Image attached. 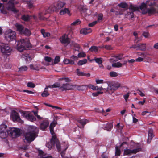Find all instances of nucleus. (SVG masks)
Returning a JSON list of instances; mask_svg holds the SVG:
<instances>
[{"label": "nucleus", "mask_w": 158, "mask_h": 158, "mask_svg": "<svg viewBox=\"0 0 158 158\" xmlns=\"http://www.w3.org/2000/svg\"><path fill=\"white\" fill-rule=\"evenodd\" d=\"M129 9L133 11H139L140 10L143 14L147 13L149 15L156 12V9L154 7H151L150 8H147L146 4L144 2L142 3L139 6L131 4L130 5Z\"/></svg>", "instance_id": "nucleus-1"}, {"label": "nucleus", "mask_w": 158, "mask_h": 158, "mask_svg": "<svg viewBox=\"0 0 158 158\" xmlns=\"http://www.w3.org/2000/svg\"><path fill=\"white\" fill-rule=\"evenodd\" d=\"M38 129L35 127L31 126L29 128L27 132L24 134L23 140L25 143H31L34 140L37 136Z\"/></svg>", "instance_id": "nucleus-2"}, {"label": "nucleus", "mask_w": 158, "mask_h": 158, "mask_svg": "<svg viewBox=\"0 0 158 158\" xmlns=\"http://www.w3.org/2000/svg\"><path fill=\"white\" fill-rule=\"evenodd\" d=\"M16 48L20 52H22L27 48H31V45L28 38L21 40L17 42Z\"/></svg>", "instance_id": "nucleus-3"}, {"label": "nucleus", "mask_w": 158, "mask_h": 158, "mask_svg": "<svg viewBox=\"0 0 158 158\" xmlns=\"http://www.w3.org/2000/svg\"><path fill=\"white\" fill-rule=\"evenodd\" d=\"M60 41L61 43L68 45L70 43V45L71 47L75 48V50L78 52L80 51V47L78 44L74 42H70V39L66 35H64L60 38Z\"/></svg>", "instance_id": "nucleus-4"}, {"label": "nucleus", "mask_w": 158, "mask_h": 158, "mask_svg": "<svg viewBox=\"0 0 158 158\" xmlns=\"http://www.w3.org/2000/svg\"><path fill=\"white\" fill-rule=\"evenodd\" d=\"M0 49L1 52L6 55H10L12 51V48L8 44L3 42L0 43Z\"/></svg>", "instance_id": "nucleus-5"}, {"label": "nucleus", "mask_w": 158, "mask_h": 158, "mask_svg": "<svg viewBox=\"0 0 158 158\" xmlns=\"http://www.w3.org/2000/svg\"><path fill=\"white\" fill-rule=\"evenodd\" d=\"M54 11H56L53 5H52L48 8L46 10L45 12L40 13L39 15V18L41 20H44L45 18L43 16L46 15L48 13H51Z\"/></svg>", "instance_id": "nucleus-6"}, {"label": "nucleus", "mask_w": 158, "mask_h": 158, "mask_svg": "<svg viewBox=\"0 0 158 158\" xmlns=\"http://www.w3.org/2000/svg\"><path fill=\"white\" fill-rule=\"evenodd\" d=\"M5 38L6 40L10 41L15 39V32L10 29L7 31L5 34Z\"/></svg>", "instance_id": "nucleus-7"}, {"label": "nucleus", "mask_w": 158, "mask_h": 158, "mask_svg": "<svg viewBox=\"0 0 158 158\" xmlns=\"http://www.w3.org/2000/svg\"><path fill=\"white\" fill-rule=\"evenodd\" d=\"M7 126L2 124L0 126V138L2 139H6L7 136L9 131L6 130Z\"/></svg>", "instance_id": "nucleus-8"}, {"label": "nucleus", "mask_w": 158, "mask_h": 158, "mask_svg": "<svg viewBox=\"0 0 158 158\" xmlns=\"http://www.w3.org/2000/svg\"><path fill=\"white\" fill-rule=\"evenodd\" d=\"M105 85L106 87H108L107 89L108 92H109V91L113 92L117 90L120 86V84L118 82L106 84Z\"/></svg>", "instance_id": "nucleus-9"}, {"label": "nucleus", "mask_w": 158, "mask_h": 158, "mask_svg": "<svg viewBox=\"0 0 158 158\" xmlns=\"http://www.w3.org/2000/svg\"><path fill=\"white\" fill-rule=\"evenodd\" d=\"M75 86L74 85H70L69 83L64 84L60 87V89L62 91L74 89Z\"/></svg>", "instance_id": "nucleus-10"}, {"label": "nucleus", "mask_w": 158, "mask_h": 158, "mask_svg": "<svg viewBox=\"0 0 158 158\" xmlns=\"http://www.w3.org/2000/svg\"><path fill=\"white\" fill-rule=\"evenodd\" d=\"M10 132L12 138L17 137L20 136V131L19 129L13 128L11 129Z\"/></svg>", "instance_id": "nucleus-11"}, {"label": "nucleus", "mask_w": 158, "mask_h": 158, "mask_svg": "<svg viewBox=\"0 0 158 158\" xmlns=\"http://www.w3.org/2000/svg\"><path fill=\"white\" fill-rule=\"evenodd\" d=\"M11 117L14 122L16 121L21 123H23V121L21 119L18 113L15 111L12 112Z\"/></svg>", "instance_id": "nucleus-12"}, {"label": "nucleus", "mask_w": 158, "mask_h": 158, "mask_svg": "<svg viewBox=\"0 0 158 158\" xmlns=\"http://www.w3.org/2000/svg\"><path fill=\"white\" fill-rule=\"evenodd\" d=\"M14 1L15 0H10L9 1L8 3L9 4V5L7 8V9L8 10L11 11L14 13H16L18 12V10L15 8L14 3Z\"/></svg>", "instance_id": "nucleus-13"}, {"label": "nucleus", "mask_w": 158, "mask_h": 158, "mask_svg": "<svg viewBox=\"0 0 158 158\" xmlns=\"http://www.w3.org/2000/svg\"><path fill=\"white\" fill-rule=\"evenodd\" d=\"M141 150V149L140 148H138L133 150L127 149L124 150V153L126 155L131 154H135L140 151Z\"/></svg>", "instance_id": "nucleus-14"}, {"label": "nucleus", "mask_w": 158, "mask_h": 158, "mask_svg": "<svg viewBox=\"0 0 158 158\" xmlns=\"http://www.w3.org/2000/svg\"><path fill=\"white\" fill-rule=\"evenodd\" d=\"M51 142L54 143L53 146L55 144L56 145L57 149L59 152L61 150L59 142L58 141L55 136H52Z\"/></svg>", "instance_id": "nucleus-15"}, {"label": "nucleus", "mask_w": 158, "mask_h": 158, "mask_svg": "<svg viewBox=\"0 0 158 158\" xmlns=\"http://www.w3.org/2000/svg\"><path fill=\"white\" fill-rule=\"evenodd\" d=\"M49 122L48 120L45 119L42 121L40 124V129L44 130L46 129L49 124Z\"/></svg>", "instance_id": "nucleus-16"}, {"label": "nucleus", "mask_w": 158, "mask_h": 158, "mask_svg": "<svg viewBox=\"0 0 158 158\" xmlns=\"http://www.w3.org/2000/svg\"><path fill=\"white\" fill-rule=\"evenodd\" d=\"M65 4V3L64 2H58L57 3L53 5L56 11L59 10L62 8Z\"/></svg>", "instance_id": "nucleus-17"}, {"label": "nucleus", "mask_w": 158, "mask_h": 158, "mask_svg": "<svg viewBox=\"0 0 158 158\" xmlns=\"http://www.w3.org/2000/svg\"><path fill=\"white\" fill-rule=\"evenodd\" d=\"M75 86L74 88V89H77L79 91H84L86 90L88 88V86L87 85H75Z\"/></svg>", "instance_id": "nucleus-18"}, {"label": "nucleus", "mask_w": 158, "mask_h": 158, "mask_svg": "<svg viewBox=\"0 0 158 158\" xmlns=\"http://www.w3.org/2000/svg\"><path fill=\"white\" fill-rule=\"evenodd\" d=\"M56 124L57 122H52L50 124L49 127L50 131L52 136H55L54 135L55 134L54 131V127L56 126Z\"/></svg>", "instance_id": "nucleus-19"}, {"label": "nucleus", "mask_w": 158, "mask_h": 158, "mask_svg": "<svg viewBox=\"0 0 158 158\" xmlns=\"http://www.w3.org/2000/svg\"><path fill=\"white\" fill-rule=\"evenodd\" d=\"M92 31V30L91 28H86L81 29L80 31V32L81 34L86 35L91 32Z\"/></svg>", "instance_id": "nucleus-20"}, {"label": "nucleus", "mask_w": 158, "mask_h": 158, "mask_svg": "<svg viewBox=\"0 0 158 158\" xmlns=\"http://www.w3.org/2000/svg\"><path fill=\"white\" fill-rule=\"evenodd\" d=\"M127 63V61H124L123 64L119 62H117L113 64L112 66L113 67L119 68L122 67L123 65Z\"/></svg>", "instance_id": "nucleus-21"}, {"label": "nucleus", "mask_w": 158, "mask_h": 158, "mask_svg": "<svg viewBox=\"0 0 158 158\" xmlns=\"http://www.w3.org/2000/svg\"><path fill=\"white\" fill-rule=\"evenodd\" d=\"M15 26L16 27L17 31L20 33L21 34L24 29L23 25L17 23L15 24Z\"/></svg>", "instance_id": "nucleus-22"}, {"label": "nucleus", "mask_w": 158, "mask_h": 158, "mask_svg": "<svg viewBox=\"0 0 158 158\" xmlns=\"http://www.w3.org/2000/svg\"><path fill=\"white\" fill-rule=\"evenodd\" d=\"M77 121L78 123H79L81 125H82L83 128L84 127V125L89 122V121L88 120L85 119H80L78 120H77Z\"/></svg>", "instance_id": "nucleus-23"}, {"label": "nucleus", "mask_w": 158, "mask_h": 158, "mask_svg": "<svg viewBox=\"0 0 158 158\" xmlns=\"http://www.w3.org/2000/svg\"><path fill=\"white\" fill-rule=\"evenodd\" d=\"M129 9L131 10V9H130L129 8ZM131 10L132 11V12H127V13L125 15V16L126 18L129 19H130L134 17V13L133 12L134 11Z\"/></svg>", "instance_id": "nucleus-24"}, {"label": "nucleus", "mask_w": 158, "mask_h": 158, "mask_svg": "<svg viewBox=\"0 0 158 158\" xmlns=\"http://www.w3.org/2000/svg\"><path fill=\"white\" fill-rule=\"evenodd\" d=\"M146 6L147 5L149 6H152L156 5L155 0H148L147 1L146 3Z\"/></svg>", "instance_id": "nucleus-25"}, {"label": "nucleus", "mask_w": 158, "mask_h": 158, "mask_svg": "<svg viewBox=\"0 0 158 158\" xmlns=\"http://www.w3.org/2000/svg\"><path fill=\"white\" fill-rule=\"evenodd\" d=\"M48 87H46L43 92L41 94V96L43 97H47L50 95V94L48 92Z\"/></svg>", "instance_id": "nucleus-26"}, {"label": "nucleus", "mask_w": 158, "mask_h": 158, "mask_svg": "<svg viewBox=\"0 0 158 158\" xmlns=\"http://www.w3.org/2000/svg\"><path fill=\"white\" fill-rule=\"evenodd\" d=\"M148 143H149L153 137L154 136V135L153 134L152 131H148Z\"/></svg>", "instance_id": "nucleus-27"}, {"label": "nucleus", "mask_w": 158, "mask_h": 158, "mask_svg": "<svg viewBox=\"0 0 158 158\" xmlns=\"http://www.w3.org/2000/svg\"><path fill=\"white\" fill-rule=\"evenodd\" d=\"M21 34H24L25 35L29 36L30 35L31 32L28 29L25 28L23 30Z\"/></svg>", "instance_id": "nucleus-28"}, {"label": "nucleus", "mask_w": 158, "mask_h": 158, "mask_svg": "<svg viewBox=\"0 0 158 158\" xmlns=\"http://www.w3.org/2000/svg\"><path fill=\"white\" fill-rule=\"evenodd\" d=\"M113 127V125L112 123H110L107 124L104 127V129L108 131H110Z\"/></svg>", "instance_id": "nucleus-29"}, {"label": "nucleus", "mask_w": 158, "mask_h": 158, "mask_svg": "<svg viewBox=\"0 0 158 158\" xmlns=\"http://www.w3.org/2000/svg\"><path fill=\"white\" fill-rule=\"evenodd\" d=\"M22 57L23 58H24L27 61H30L31 60V57L29 56V54H27L23 55Z\"/></svg>", "instance_id": "nucleus-30"}, {"label": "nucleus", "mask_w": 158, "mask_h": 158, "mask_svg": "<svg viewBox=\"0 0 158 158\" xmlns=\"http://www.w3.org/2000/svg\"><path fill=\"white\" fill-rule=\"evenodd\" d=\"M41 32L43 35V37L44 38L50 36V34L49 32H45V30L44 29L41 30Z\"/></svg>", "instance_id": "nucleus-31"}, {"label": "nucleus", "mask_w": 158, "mask_h": 158, "mask_svg": "<svg viewBox=\"0 0 158 158\" xmlns=\"http://www.w3.org/2000/svg\"><path fill=\"white\" fill-rule=\"evenodd\" d=\"M95 60V62L98 64H101L102 63V60L101 58L94 57V59L90 60V61H92Z\"/></svg>", "instance_id": "nucleus-32"}, {"label": "nucleus", "mask_w": 158, "mask_h": 158, "mask_svg": "<svg viewBox=\"0 0 158 158\" xmlns=\"http://www.w3.org/2000/svg\"><path fill=\"white\" fill-rule=\"evenodd\" d=\"M118 6L119 7L123 8H127L128 7V5L127 4L124 2L120 3L118 5Z\"/></svg>", "instance_id": "nucleus-33"}, {"label": "nucleus", "mask_w": 158, "mask_h": 158, "mask_svg": "<svg viewBox=\"0 0 158 158\" xmlns=\"http://www.w3.org/2000/svg\"><path fill=\"white\" fill-rule=\"evenodd\" d=\"M30 68L31 69L35 70H38L39 69V65L37 64H30Z\"/></svg>", "instance_id": "nucleus-34"}, {"label": "nucleus", "mask_w": 158, "mask_h": 158, "mask_svg": "<svg viewBox=\"0 0 158 158\" xmlns=\"http://www.w3.org/2000/svg\"><path fill=\"white\" fill-rule=\"evenodd\" d=\"M60 13L61 15H64L66 13H68L69 15L70 13V12L68 9L65 8L64 9L61 10L60 11Z\"/></svg>", "instance_id": "nucleus-35"}, {"label": "nucleus", "mask_w": 158, "mask_h": 158, "mask_svg": "<svg viewBox=\"0 0 158 158\" xmlns=\"http://www.w3.org/2000/svg\"><path fill=\"white\" fill-rule=\"evenodd\" d=\"M98 48L95 46H92L89 49V50L91 52H98Z\"/></svg>", "instance_id": "nucleus-36"}, {"label": "nucleus", "mask_w": 158, "mask_h": 158, "mask_svg": "<svg viewBox=\"0 0 158 158\" xmlns=\"http://www.w3.org/2000/svg\"><path fill=\"white\" fill-rule=\"evenodd\" d=\"M22 115L25 117L27 119L28 118V116L30 114L28 112L26 111H22L21 112Z\"/></svg>", "instance_id": "nucleus-37"}, {"label": "nucleus", "mask_w": 158, "mask_h": 158, "mask_svg": "<svg viewBox=\"0 0 158 158\" xmlns=\"http://www.w3.org/2000/svg\"><path fill=\"white\" fill-rule=\"evenodd\" d=\"M27 119L28 120L33 122L36 120V118L33 115L29 114Z\"/></svg>", "instance_id": "nucleus-38"}, {"label": "nucleus", "mask_w": 158, "mask_h": 158, "mask_svg": "<svg viewBox=\"0 0 158 158\" xmlns=\"http://www.w3.org/2000/svg\"><path fill=\"white\" fill-rule=\"evenodd\" d=\"M27 3L30 8H31L33 7V1L29 0H27Z\"/></svg>", "instance_id": "nucleus-39"}, {"label": "nucleus", "mask_w": 158, "mask_h": 158, "mask_svg": "<svg viewBox=\"0 0 158 158\" xmlns=\"http://www.w3.org/2000/svg\"><path fill=\"white\" fill-rule=\"evenodd\" d=\"M87 59H85L80 60L78 63V65H81L86 64L87 63Z\"/></svg>", "instance_id": "nucleus-40"}, {"label": "nucleus", "mask_w": 158, "mask_h": 158, "mask_svg": "<svg viewBox=\"0 0 158 158\" xmlns=\"http://www.w3.org/2000/svg\"><path fill=\"white\" fill-rule=\"evenodd\" d=\"M21 18L23 20L27 21L30 19V17L28 15H24L22 16Z\"/></svg>", "instance_id": "nucleus-41"}, {"label": "nucleus", "mask_w": 158, "mask_h": 158, "mask_svg": "<svg viewBox=\"0 0 158 158\" xmlns=\"http://www.w3.org/2000/svg\"><path fill=\"white\" fill-rule=\"evenodd\" d=\"M123 56L122 54H120L117 56H114L113 57L116 59V60H114V61H116L121 60Z\"/></svg>", "instance_id": "nucleus-42"}, {"label": "nucleus", "mask_w": 158, "mask_h": 158, "mask_svg": "<svg viewBox=\"0 0 158 158\" xmlns=\"http://www.w3.org/2000/svg\"><path fill=\"white\" fill-rule=\"evenodd\" d=\"M139 50L141 51H145L146 49V46L144 44H139Z\"/></svg>", "instance_id": "nucleus-43"}, {"label": "nucleus", "mask_w": 158, "mask_h": 158, "mask_svg": "<svg viewBox=\"0 0 158 158\" xmlns=\"http://www.w3.org/2000/svg\"><path fill=\"white\" fill-rule=\"evenodd\" d=\"M77 75L78 76H84L85 75V73L84 72H80V69H77Z\"/></svg>", "instance_id": "nucleus-44"}, {"label": "nucleus", "mask_w": 158, "mask_h": 158, "mask_svg": "<svg viewBox=\"0 0 158 158\" xmlns=\"http://www.w3.org/2000/svg\"><path fill=\"white\" fill-rule=\"evenodd\" d=\"M81 23V21L79 19H77L75 21L73 22L71 24L72 25H77L80 24Z\"/></svg>", "instance_id": "nucleus-45"}, {"label": "nucleus", "mask_w": 158, "mask_h": 158, "mask_svg": "<svg viewBox=\"0 0 158 158\" xmlns=\"http://www.w3.org/2000/svg\"><path fill=\"white\" fill-rule=\"evenodd\" d=\"M21 72L26 71L27 69V67L26 66H23L21 67L19 69Z\"/></svg>", "instance_id": "nucleus-46"}, {"label": "nucleus", "mask_w": 158, "mask_h": 158, "mask_svg": "<svg viewBox=\"0 0 158 158\" xmlns=\"http://www.w3.org/2000/svg\"><path fill=\"white\" fill-rule=\"evenodd\" d=\"M60 57L59 56H57L55 57L54 63V64H56L58 63L60 61Z\"/></svg>", "instance_id": "nucleus-47"}, {"label": "nucleus", "mask_w": 158, "mask_h": 158, "mask_svg": "<svg viewBox=\"0 0 158 158\" xmlns=\"http://www.w3.org/2000/svg\"><path fill=\"white\" fill-rule=\"evenodd\" d=\"M54 143H52L51 142V140L50 142L49 143H48L46 144V146L48 147L49 149H50L51 148L52 146H53Z\"/></svg>", "instance_id": "nucleus-48"}, {"label": "nucleus", "mask_w": 158, "mask_h": 158, "mask_svg": "<svg viewBox=\"0 0 158 158\" xmlns=\"http://www.w3.org/2000/svg\"><path fill=\"white\" fill-rule=\"evenodd\" d=\"M80 10L83 12L85 13L87 11V9L84 6H81L80 7Z\"/></svg>", "instance_id": "nucleus-49"}, {"label": "nucleus", "mask_w": 158, "mask_h": 158, "mask_svg": "<svg viewBox=\"0 0 158 158\" xmlns=\"http://www.w3.org/2000/svg\"><path fill=\"white\" fill-rule=\"evenodd\" d=\"M103 93L102 92L98 91L97 92L94 93H92V95L94 97H96L98 96L99 94H102Z\"/></svg>", "instance_id": "nucleus-50"}, {"label": "nucleus", "mask_w": 158, "mask_h": 158, "mask_svg": "<svg viewBox=\"0 0 158 158\" xmlns=\"http://www.w3.org/2000/svg\"><path fill=\"white\" fill-rule=\"evenodd\" d=\"M110 75L112 77H115L118 76V74L116 72L113 71L110 72Z\"/></svg>", "instance_id": "nucleus-51"}, {"label": "nucleus", "mask_w": 158, "mask_h": 158, "mask_svg": "<svg viewBox=\"0 0 158 158\" xmlns=\"http://www.w3.org/2000/svg\"><path fill=\"white\" fill-rule=\"evenodd\" d=\"M27 87L33 88L35 87V84L31 82H29L27 84Z\"/></svg>", "instance_id": "nucleus-52"}, {"label": "nucleus", "mask_w": 158, "mask_h": 158, "mask_svg": "<svg viewBox=\"0 0 158 158\" xmlns=\"http://www.w3.org/2000/svg\"><path fill=\"white\" fill-rule=\"evenodd\" d=\"M78 57H83L86 56V54L84 52H81L79 53L78 54Z\"/></svg>", "instance_id": "nucleus-53"}, {"label": "nucleus", "mask_w": 158, "mask_h": 158, "mask_svg": "<svg viewBox=\"0 0 158 158\" xmlns=\"http://www.w3.org/2000/svg\"><path fill=\"white\" fill-rule=\"evenodd\" d=\"M52 88L59 87L60 88L61 86L60 84L57 82L52 85Z\"/></svg>", "instance_id": "nucleus-54"}, {"label": "nucleus", "mask_w": 158, "mask_h": 158, "mask_svg": "<svg viewBox=\"0 0 158 158\" xmlns=\"http://www.w3.org/2000/svg\"><path fill=\"white\" fill-rule=\"evenodd\" d=\"M115 155H116L119 156L120 154V150L117 147H116Z\"/></svg>", "instance_id": "nucleus-55"}, {"label": "nucleus", "mask_w": 158, "mask_h": 158, "mask_svg": "<svg viewBox=\"0 0 158 158\" xmlns=\"http://www.w3.org/2000/svg\"><path fill=\"white\" fill-rule=\"evenodd\" d=\"M44 60L45 61H47L48 62H50L52 61V60H53V59H52L51 57L46 56L45 57Z\"/></svg>", "instance_id": "nucleus-56"}, {"label": "nucleus", "mask_w": 158, "mask_h": 158, "mask_svg": "<svg viewBox=\"0 0 158 158\" xmlns=\"http://www.w3.org/2000/svg\"><path fill=\"white\" fill-rule=\"evenodd\" d=\"M129 96V93H127L126 94L123 96V97L126 101L127 100V99Z\"/></svg>", "instance_id": "nucleus-57"}, {"label": "nucleus", "mask_w": 158, "mask_h": 158, "mask_svg": "<svg viewBox=\"0 0 158 158\" xmlns=\"http://www.w3.org/2000/svg\"><path fill=\"white\" fill-rule=\"evenodd\" d=\"M95 81L97 83V84H101L103 83V80L96 79Z\"/></svg>", "instance_id": "nucleus-58"}, {"label": "nucleus", "mask_w": 158, "mask_h": 158, "mask_svg": "<svg viewBox=\"0 0 158 158\" xmlns=\"http://www.w3.org/2000/svg\"><path fill=\"white\" fill-rule=\"evenodd\" d=\"M97 23V21H94L88 24V26L90 27H92Z\"/></svg>", "instance_id": "nucleus-59"}, {"label": "nucleus", "mask_w": 158, "mask_h": 158, "mask_svg": "<svg viewBox=\"0 0 158 158\" xmlns=\"http://www.w3.org/2000/svg\"><path fill=\"white\" fill-rule=\"evenodd\" d=\"M144 59L143 58L139 57L135 60V61L137 62H141Z\"/></svg>", "instance_id": "nucleus-60"}, {"label": "nucleus", "mask_w": 158, "mask_h": 158, "mask_svg": "<svg viewBox=\"0 0 158 158\" xmlns=\"http://www.w3.org/2000/svg\"><path fill=\"white\" fill-rule=\"evenodd\" d=\"M107 88H103L102 87H101L99 88L98 90L101 91L102 90H105L106 91V92H107L108 90H107Z\"/></svg>", "instance_id": "nucleus-61"}, {"label": "nucleus", "mask_w": 158, "mask_h": 158, "mask_svg": "<svg viewBox=\"0 0 158 158\" xmlns=\"http://www.w3.org/2000/svg\"><path fill=\"white\" fill-rule=\"evenodd\" d=\"M141 40V39H139L138 37H135V39L134 40V42L135 43H137Z\"/></svg>", "instance_id": "nucleus-62"}, {"label": "nucleus", "mask_w": 158, "mask_h": 158, "mask_svg": "<svg viewBox=\"0 0 158 158\" xmlns=\"http://www.w3.org/2000/svg\"><path fill=\"white\" fill-rule=\"evenodd\" d=\"M104 48L108 50H111L112 49V47L110 45H106Z\"/></svg>", "instance_id": "nucleus-63"}, {"label": "nucleus", "mask_w": 158, "mask_h": 158, "mask_svg": "<svg viewBox=\"0 0 158 158\" xmlns=\"http://www.w3.org/2000/svg\"><path fill=\"white\" fill-rule=\"evenodd\" d=\"M143 35L145 38H147L149 35V33L148 32H144L143 33Z\"/></svg>", "instance_id": "nucleus-64"}]
</instances>
